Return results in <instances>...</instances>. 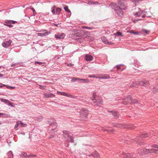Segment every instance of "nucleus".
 Wrapping results in <instances>:
<instances>
[{
    "mask_svg": "<svg viewBox=\"0 0 158 158\" xmlns=\"http://www.w3.org/2000/svg\"><path fill=\"white\" fill-rule=\"evenodd\" d=\"M89 77H94V78H97L98 77H95L93 75H90L89 76Z\"/></svg>",
    "mask_w": 158,
    "mask_h": 158,
    "instance_id": "56",
    "label": "nucleus"
},
{
    "mask_svg": "<svg viewBox=\"0 0 158 158\" xmlns=\"http://www.w3.org/2000/svg\"><path fill=\"white\" fill-rule=\"evenodd\" d=\"M58 94H60V95L64 96H66V93L64 92H61L60 91L57 92Z\"/></svg>",
    "mask_w": 158,
    "mask_h": 158,
    "instance_id": "41",
    "label": "nucleus"
},
{
    "mask_svg": "<svg viewBox=\"0 0 158 158\" xmlns=\"http://www.w3.org/2000/svg\"><path fill=\"white\" fill-rule=\"evenodd\" d=\"M85 59L86 61H90L93 60V57L91 55H86L85 56Z\"/></svg>",
    "mask_w": 158,
    "mask_h": 158,
    "instance_id": "17",
    "label": "nucleus"
},
{
    "mask_svg": "<svg viewBox=\"0 0 158 158\" xmlns=\"http://www.w3.org/2000/svg\"><path fill=\"white\" fill-rule=\"evenodd\" d=\"M93 3H94V2L92 1H89L88 2V4H93Z\"/></svg>",
    "mask_w": 158,
    "mask_h": 158,
    "instance_id": "54",
    "label": "nucleus"
},
{
    "mask_svg": "<svg viewBox=\"0 0 158 158\" xmlns=\"http://www.w3.org/2000/svg\"><path fill=\"white\" fill-rule=\"evenodd\" d=\"M39 86H40V88L41 89H44V87L42 85H39Z\"/></svg>",
    "mask_w": 158,
    "mask_h": 158,
    "instance_id": "58",
    "label": "nucleus"
},
{
    "mask_svg": "<svg viewBox=\"0 0 158 158\" xmlns=\"http://www.w3.org/2000/svg\"><path fill=\"white\" fill-rule=\"evenodd\" d=\"M19 121L18 122H17L16 124L15 125V129L17 130L18 129V128L19 127Z\"/></svg>",
    "mask_w": 158,
    "mask_h": 158,
    "instance_id": "39",
    "label": "nucleus"
},
{
    "mask_svg": "<svg viewBox=\"0 0 158 158\" xmlns=\"http://www.w3.org/2000/svg\"><path fill=\"white\" fill-rule=\"evenodd\" d=\"M44 97L46 98L55 97V96L54 94L50 93H44Z\"/></svg>",
    "mask_w": 158,
    "mask_h": 158,
    "instance_id": "16",
    "label": "nucleus"
},
{
    "mask_svg": "<svg viewBox=\"0 0 158 158\" xmlns=\"http://www.w3.org/2000/svg\"><path fill=\"white\" fill-rule=\"evenodd\" d=\"M137 83H139V85L144 86H148L149 84V81L146 80H143L142 81H137Z\"/></svg>",
    "mask_w": 158,
    "mask_h": 158,
    "instance_id": "9",
    "label": "nucleus"
},
{
    "mask_svg": "<svg viewBox=\"0 0 158 158\" xmlns=\"http://www.w3.org/2000/svg\"><path fill=\"white\" fill-rule=\"evenodd\" d=\"M131 101V102L130 103V104H137L138 103V101L137 99H132V100H130Z\"/></svg>",
    "mask_w": 158,
    "mask_h": 158,
    "instance_id": "27",
    "label": "nucleus"
},
{
    "mask_svg": "<svg viewBox=\"0 0 158 158\" xmlns=\"http://www.w3.org/2000/svg\"><path fill=\"white\" fill-rule=\"evenodd\" d=\"M6 87L7 89H13L15 88V87H14L9 86L8 85H6Z\"/></svg>",
    "mask_w": 158,
    "mask_h": 158,
    "instance_id": "44",
    "label": "nucleus"
},
{
    "mask_svg": "<svg viewBox=\"0 0 158 158\" xmlns=\"http://www.w3.org/2000/svg\"><path fill=\"white\" fill-rule=\"evenodd\" d=\"M157 87H154L153 89L152 92L155 94L156 92H158V89H157Z\"/></svg>",
    "mask_w": 158,
    "mask_h": 158,
    "instance_id": "37",
    "label": "nucleus"
},
{
    "mask_svg": "<svg viewBox=\"0 0 158 158\" xmlns=\"http://www.w3.org/2000/svg\"><path fill=\"white\" fill-rule=\"evenodd\" d=\"M56 6H54L52 8V10L51 11L52 13L53 14H56Z\"/></svg>",
    "mask_w": 158,
    "mask_h": 158,
    "instance_id": "36",
    "label": "nucleus"
},
{
    "mask_svg": "<svg viewBox=\"0 0 158 158\" xmlns=\"http://www.w3.org/2000/svg\"><path fill=\"white\" fill-rule=\"evenodd\" d=\"M88 110L85 109H82L80 111V119L86 120L88 114Z\"/></svg>",
    "mask_w": 158,
    "mask_h": 158,
    "instance_id": "2",
    "label": "nucleus"
},
{
    "mask_svg": "<svg viewBox=\"0 0 158 158\" xmlns=\"http://www.w3.org/2000/svg\"><path fill=\"white\" fill-rule=\"evenodd\" d=\"M55 37L56 40L63 39L65 37V35L64 33H62L61 35H55Z\"/></svg>",
    "mask_w": 158,
    "mask_h": 158,
    "instance_id": "14",
    "label": "nucleus"
},
{
    "mask_svg": "<svg viewBox=\"0 0 158 158\" xmlns=\"http://www.w3.org/2000/svg\"><path fill=\"white\" fill-rule=\"evenodd\" d=\"M146 15H144L142 16V17L143 18H144L145 17Z\"/></svg>",
    "mask_w": 158,
    "mask_h": 158,
    "instance_id": "62",
    "label": "nucleus"
},
{
    "mask_svg": "<svg viewBox=\"0 0 158 158\" xmlns=\"http://www.w3.org/2000/svg\"><path fill=\"white\" fill-rule=\"evenodd\" d=\"M79 81H80V83H81V82L87 83L89 82V80L88 79L79 78Z\"/></svg>",
    "mask_w": 158,
    "mask_h": 158,
    "instance_id": "22",
    "label": "nucleus"
},
{
    "mask_svg": "<svg viewBox=\"0 0 158 158\" xmlns=\"http://www.w3.org/2000/svg\"><path fill=\"white\" fill-rule=\"evenodd\" d=\"M142 0H135V2H139V1H141Z\"/></svg>",
    "mask_w": 158,
    "mask_h": 158,
    "instance_id": "59",
    "label": "nucleus"
},
{
    "mask_svg": "<svg viewBox=\"0 0 158 158\" xmlns=\"http://www.w3.org/2000/svg\"><path fill=\"white\" fill-rule=\"evenodd\" d=\"M121 157L123 158H135L136 156L135 154L123 152L121 154Z\"/></svg>",
    "mask_w": 158,
    "mask_h": 158,
    "instance_id": "5",
    "label": "nucleus"
},
{
    "mask_svg": "<svg viewBox=\"0 0 158 158\" xmlns=\"http://www.w3.org/2000/svg\"><path fill=\"white\" fill-rule=\"evenodd\" d=\"M142 31L143 32H144L146 34H148L149 32V31H148L146 29H143L142 30Z\"/></svg>",
    "mask_w": 158,
    "mask_h": 158,
    "instance_id": "42",
    "label": "nucleus"
},
{
    "mask_svg": "<svg viewBox=\"0 0 158 158\" xmlns=\"http://www.w3.org/2000/svg\"><path fill=\"white\" fill-rule=\"evenodd\" d=\"M102 40L103 42L105 44L107 43V42L108 41L106 39V37L103 38V39H102Z\"/></svg>",
    "mask_w": 158,
    "mask_h": 158,
    "instance_id": "43",
    "label": "nucleus"
},
{
    "mask_svg": "<svg viewBox=\"0 0 158 158\" xmlns=\"http://www.w3.org/2000/svg\"><path fill=\"white\" fill-rule=\"evenodd\" d=\"M92 100L94 101L93 102V103H96L95 105H94V106L96 105L98 106H99V105L102 104L103 102L101 98H98L97 99H92Z\"/></svg>",
    "mask_w": 158,
    "mask_h": 158,
    "instance_id": "8",
    "label": "nucleus"
},
{
    "mask_svg": "<svg viewBox=\"0 0 158 158\" xmlns=\"http://www.w3.org/2000/svg\"><path fill=\"white\" fill-rule=\"evenodd\" d=\"M6 85L0 83V88H2L3 86H6Z\"/></svg>",
    "mask_w": 158,
    "mask_h": 158,
    "instance_id": "52",
    "label": "nucleus"
},
{
    "mask_svg": "<svg viewBox=\"0 0 158 158\" xmlns=\"http://www.w3.org/2000/svg\"><path fill=\"white\" fill-rule=\"evenodd\" d=\"M63 135L68 142L71 143L74 142L73 137L69 135L70 133L69 131L64 130L63 131Z\"/></svg>",
    "mask_w": 158,
    "mask_h": 158,
    "instance_id": "3",
    "label": "nucleus"
},
{
    "mask_svg": "<svg viewBox=\"0 0 158 158\" xmlns=\"http://www.w3.org/2000/svg\"><path fill=\"white\" fill-rule=\"evenodd\" d=\"M135 127V126L133 124L129 125L128 127V128L131 129H134Z\"/></svg>",
    "mask_w": 158,
    "mask_h": 158,
    "instance_id": "33",
    "label": "nucleus"
},
{
    "mask_svg": "<svg viewBox=\"0 0 158 158\" xmlns=\"http://www.w3.org/2000/svg\"><path fill=\"white\" fill-rule=\"evenodd\" d=\"M151 147L157 149H147L146 148V153H155V151H158V145L154 144L151 145Z\"/></svg>",
    "mask_w": 158,
    "mask_h": 158,
    "instance_id": "4",
    "label": "nucleus"
},
{
    "mask_svg": "<svg viewBox=\"0 0 158 158\" xmlns=\"http://www.w3.org/2000/svg\"><path fill=\"white\" fill-rule=\"evenodd\" d=\"M15 64H12L11 65V66L12 67H13V66H15Z\"/></svg>",
    "mask_w": 158,
    "mask_h": 158,
    "instance_id": "61",
    "label": "nucleus"
},
{
    "mask_svg": "<svg viewBox=\"0 0 158 158\" xmlns=\"http://www.w3.org/2000/svg\"><path fill=\"white\" fill-rule=\"evenodd\" d=\"M65 64H67V66H72L73 65V64L71 63L68 64V63H66Z\"/></svg>",
    "mask_w": 158,
    "mask_h": 158,
    "instance_id": "51",
    "label": "nucleus"
},
{
    "mask_svg": "<svg viewBox=\"0 0 158 158\" xmlns=\"http://www.w3.org/2000/svg\"><path fill=\"white\" fill-rule=\"evenodd\" d=\"M130 33H133V34L135 35H138V33L137 32H135L133 30H131L129 32Z\"/></svg>",
    "mask_w": 158,
    "mask_h": 158,
    "instance_id": "46",
    "label": "nucleus"
},
{
    "mask_svg": "<svg viewBox=\"0 0 158 158\" xmlns=\"http://www.w3.org/2000/svg\"><path fill=\"white\" fill-rule=\"evenodd\" d=\"M11 42L12 41L11 40H9L6 42L3 43L2 44V46L4 47H8L10 45Z\"/></svg>",
    "mask_w": 158,
    "mask_h": 158,
    "instance_id": "13",
    "label": "nucleus"
},
{
    "mask_svg": "<svg viewBox=\"0 0 158 158\" xmlns=\"http://www.w3.org/2000/svg\"><path fill=\"white\" fill-rule=\"evenodd\" d=\"M13 104H14V103L12 102H11L10 101L9 102V103H8V105L9 106H11L12 107H14L15 106L14 105H13Z\"/></svg>",
    "mask_w": 158,
    "mask_h": 158,
    "instance_id": "47",
    "label": "nucleus"
},
{
    "mask_svg": "<svg viewBox=\"0 0 158 158\" xmlns=\"http://www.w3.org/2000/svg\"><path fill=\"white\" fill-rule=\"evenodd\" d=\"M71 81L74 82L76 81L77 80H79V78L77 77H73L72 78Z\"/></svg>",
    "mask_w": 158,
    "mask_h": 158,
    "instance_id": "34",
    "label": "nucleus"
},
{
    "mask_svg": "<svg viewBox=\"0 0 158 158\" xmlns=\"http://www.w3.org/2000/svg\"><path fill=\"white\" fill-rule=\"evenodd\" d=\"M84 28H85L86 29H92V28L91 27H85Z\"/></svg>",
    "mask_w": 158,
    "mask_h": 158,
    "instance_id": "55",
    "label": "nucleus"
},
{
    "mask_svg": "<svg viewBox=\"0 0 158 158\" xmlns=\"http://www.w3.org/2000/svg\"><path fill=\"white\" fill-rule=\"evenodd\" d=\"M64 9L66 12H67L68 13H70L71 14V11L69 9H68V7L67 6H66L64 7Z\"/></svg>",
    "mask_w": 158,
    "mask_h": 158,
    "instance_id": "31",
    "label": "nucleus"
},
{
    "mask_svg": "<svg viewBox=\"0 0 158 158\" xmlns=\"http://www.w3.org/2000/svg\"><path fill=\"white\" fill-rule=\"evenodd\" d=\"M146 148H144L143 149H140L139 152L138 153L141 155H144V154H146Z\"/></svg>",
    "mask_w": 158,
    "mask_h": 158,
    "instance_id": "20",
    "label": "nucleus"
},
{
    "mask_svg": "<svg viewBox=\"0 0 158 158\" xmlns=\"http://www.w3.org/2000/svg\"><path fill=\"white\" fill-rule=\"evenodd\" d=\"M52 127V130L53 131L55 130L57 127V123L56 122H53L51 124Z\"/></svg>",
    "mask_w": 158,
    "mask_h": 158,
    "instance_id": "18",
    "label": "nucleus"
},
{
    "mask_svg": "<svg viewBox=\"0 0 158 158\" xmlns=\"http://www.w3.org/2000/svg\"><path fill=\"white\" fill-rule=\"evenodd\" d=\"M88 156L89 157L92 156L95 158H99V155L98 152L96 151H94V152L92 153L91 154L88 155Z\"/></svg>",
    "mask_w": 158,
    "mask_h": 158,
    "instance_id": "12",
    "label": "nucleus"
},
{
    "mask_svg": "<svg viewBox=\"0 0 158 158\" xmlns=\"http://www.w3.org/2000/svg\"><path fill=\"white\" fill-rule=\"evenodd\" d=\"M43 62H38V61H35V64H38L40 65L41 64H43Z\"/></svg>",
    "mask_w": 158,
    "mask_h": 158,
    "instance_id": "49",
    "label": "nucleus"
},
{
    "mask_svg": "<svg viewBox=\"0 0 158 158\" xmlns=\"http://www.w3.org/2000/svg\"><path fill=\"white\" fill-rule=\"evenodd\" d=\"M17 23V22L12 20H6L5 22V23L10 26V27H11L13 26L12 25V24H15Z\"/></svg>",
    "mask_w": 158,
    "mask_h": 158,
    "instance_id": "11",
    "label": "nucleus"
},
{
    "mask_svg": "<svg viewBox=\"0 0 158 158\" xmlns=\"http://www.w3.org/2000/svg\"><path fill=\"white\" fill-rule=\"evenodd\" d=\"M132 97L130 95H127L125 98L123 100L122 103L125 105H127L128 104H130V102L128 100H132Z\"/></svg>",
    "mask_w": 158,
    "mask_h": 158,
    "instance_id": "6",
    "label": "nucleus"
},
{
    "mask_svg": "<svg viewBox=\"0 0 158 158\" xmlns=\"http://www.w3.org/2000/svg\"><path fill=\"white\" fill-rule=\"evenodd\" d=\"M107 44H113L114 43H112L111 42H108V41L107 42Z\"/></svg>",
    "mask_w": 158,
    "mask_h": 158,
    "instance_id": "57",
    "label": "nucleus"
},
{
    "mask_svg": "<svg viewBox=\"0 0 158 158\" xmlns=\"http://www.w3.org/2000/svg\"><path fill=\"white\" fill-rule=\"evenodd\" d=\"M93 4H95L99 5L100 4V3H99V2H94V3H93Z\"/></svg>",
    "mask_w": 158,
    "mask_h": 158,
    "instance_id": "53",
    "label": "nucleus"
},
{
    "mask_svg": "<svg viewBox=\"0 0 158 158\" xmlns=\"http://www.w3.org/2000/svg\"><path fill=\"white\" fill-rule=\"evenodd\" d=\"M5 26H7V27H10V25H8V24H7V23H4L3 24Z\"/></svg>",
    "mask_w": 158,
    "mask_h": 158,
    "instance_id": "60",
    "label": "nucleus"
},
{
    "mask_svg": "<svg viewBox=\"0 0 158 158\" xmlns=\"http://www.w3.org/2000/svg\"><path fill=\"white\" fill-rule=\"evenodd\" d=\"M109 6L110 7L111 9L114 10L116 14H117L119 17H123V16L124 12L123 9L118 6L117 3L114 2H112L109 5Z\"/></svg>",
    "mask_w": 158,
    "mask_h": 158,
    "instance_id": "1",
    "label": "nucleus"
},
{
    "mask_svg": "<svg viewBox=\"0 0 158 158\" xmlns=\"http://www.w3.org/2000/svg\"><path fill=\"white\" fill-rule=\"evenodd\" d=\"M61 11V9L59 7L56 8V14H59Z\"/></svg>",
    "mask_w": 158,
    "mask_h": 158,
    "instance_id": "25",
    "label": "nucleus"
},
{
    "mask_svg": "<svg viewBox=\"0 0 158 158\" xmlns=\"http://www.w3.org/2000/svg\"><path fill=\"white\" fill-rule=\"evenodd\" d=\"M19 124H21V126L22 127H25L27 126V124H26L23 123L21 121H19Z\"/></svg>",
    "mask_w": 158,
    "mask_h": 158,
    "instance_id": "40",
    "label": "nucleus"
},
{
    "mask_svg": "<svg viewBox=\"0 0 158 158\" xmlns=\"http://www.w3.org/2000/svg\"><path fill=\"white\" fill-rule=\"evenodd\" d=\"M108 112L111 113L116 118H118L119 117V115L118 113L114 111H108Z\"/></svg>",
    "mask_w": 158,
    "mask_h": 158,
    "instance_id": "15",
    "label": "nucleus"
},
{
    "mask_svg": "<svg viewBox=\"0 0 158 158\" xmlns=\"http://www.w3.org/2000/svg\"><path fill=\"white\" fill-rule=\"evenodd\" d=\"M66 96L68 97H69L71 98H74V96H73L69 94L66 93Z\"/></svg>",
    "mask_w": 158,
    "mask_h": 158,
    "instance_id": "45",
    "label": "nucleus"
},
{
    "mask_svg": "<svg viewBox=\"0 0 158 158\" xmlns=\"http://www.w3.org/2000/svg\"><path fill=\"white\" fill-rule=\"evenodd\" d=\"M136 85H139V83H137V81L133 83L131 85L130 87H135Z\"/></svg>",
    "mask_w": 158,
    "mask_h": 158,
    "instance_id": "38",
    "label": "nucleus"
},
{
    "mask_svg": "<svg viewBox=\"0 0 158 158\" xmlns=\"http://www.w3.org/2000/svg\"><path fill=\"white\" fill-rule=\"evenodd\" d=\"M1 100L2 102H4L5 103L7 104L8 105L10 102L9 100L4 99H1Z\"/></svg>",
    "mask_w": 158,
    "mask_h": 158,
    "instance_id": "35",
    "label": "nucleus"
},
{
    "mask_svg": "<svg viewBox=\"0 0 158 158\" xmlns=\"http://www.w3.org/2000/svg\"><path fill=\"white\" fill-rule=\"evenodd\" d=\"M115 67L117 68V71H118L120 69H121V67L120 66L118 65H117L115 66Z\"/></svg>",
    "mask_w": 158,
    "mask_h": 158,
    "instance_id": "48",
    "label": "nucleus"
},
{
    "mask_svg": "<svg viewBox=\"0 0 158 158\" xmlns=\"http://www.w3.org/2000/svg\"><path fill=\"white\" fill-rule=\"evenodd\" d=\"M143 13V11H141L140 12H137L135 14H134V15L135 17H139L141 14H142Z\"/></svg>",
    "mask_w": 158,
    "mask_h": 158,
    "instance_id": "21",
    "label": "nucleus"
},
{
    "mask_svg": "<svg viewBox=\"0 0 158 158\" xmlns=\"http://www.w3.org/2000/svg\"><path fill=\"white\" fill-rule=\"evenodd\" d=\"M29 8L31 9L33 11V16H35L36 14V12H35V9H34V8L32 7V6H30V7H29Z\"/></svg>",
    "mask_w": 158,
    "mask_h": 158,
    "instance_id": "32",
    "label": "nucleus"
},
{
    "mask_svg": "<svg viewBox=\"0 0 158 158\" xmlns=\"http://www.w3.org/2000/svg\"><path fill=\"white\" fill-rule=\"evenodd\" d=\"M114 35L115 36H116L118 37H123V35L122 34V33L119 31H118L116 32V33H114Z\"/></svg>",
    "mask_w": 158,
    "mask_h": 158,
    "instance_id": "24",
    "label": "nucleus"
},
{
    "mask_svg": "<svg viewBox=\"0 0 158 158\" xmlns=\"http://www.w3.org/2000/svg\"><path fill=\"white\" fill-rule=\"evenodd\" d=\"M102 130L103 131H107L108 133L112 132L114 131L113 130H110L104 128L103 127L102 128Z\"/></svg>",
    "mask_w": 158,
    "mask_h": 158,
    "instance_id": "28",
    "label": "nucleus"
},
{
    "mask_svg": "<svg viewBox=\"0 0 158 158\" xmlns=\"http://www.w3.org/2000/svg\"><path fill=\"white\" fill-rule=\"evenodd\" d=\"M3 76V74L0 73V77H2Z\"/></svg>",
    "mask_w": 158,
    "mask_h": 158,
    "instance_id": "64",
    "label": "nucleus"
},
{
    "mask_svg": "<svg viewBox=\"0 0 158 158\" xmlns=\"http://www.w3.org/2000/svg\"><path fill=\"white\" fill-rule=\"evenodd\" d=\"M41 31L42 32L38 33V35L40 36H44L47 35L49 33H50V32H48V31L46 30H42V31Z\"/></svg>",
    "mask_w": 158,
    "mask_h": 158,
    "instance_id": "10",
    "label": "nucleus"
},
{
    "mask_svg": "<svg viewBox=\"0 0 158 158\" xmlns=\"http://www.w3.org/2000/svg\"><path fill=\"white\" fill-rule=\"evenodd\" d=\"M118 6H119L120 8L124 10H126L127 6L125 5L123 1L122 0H118Z\"/></svg>",
    "mask_w": 158,
    "mask_h": 158,
    "instance_id": "7",
    "label": "nucleus"
},
{
    "mask_svg": "<svg viewBox=\"0 0 158 158\" xmlns=\"http://www.w3.org/2000/svg\"><path fill=\"white\" fill-rule=\"evenodd\" d=\"M114 127H118L119 128H122L123 127V126L122 124L116 123L114 125Z\"/></svg>",
    "mask_w": 158,
    "mask_h": 158,
    "instance_id": "30",
    "label": "nucleus"
},
{
    "mask_svg": "<svg viewBox=\"0 0 158 158\" xmlns=\"http://www.w3.org/2000/svg\"><path fill=\"white\" fill-rule=\"evenodd\" d=\"M101 79H106L110 78V76L108 74L104 75L102 77H100Z\"/></svg>",
    "mask_w": 158,
    "mask_h": 158,
    "instance_id": "23",
    "label": "nucleus"
},
{
    "mask_svg": "<svg viewBox=\"0 0 158 158\" xmlns=\"http://www.w3.org/2000/svg\"><path fill=\"white\" fill-rule=\"evenodd\" d=\"M4 114L3 113H0V117L2 115H3Z\"/></svg>",
    "mask_w": 158,
    "mask_h": 158,
    "instance_id": "63",
    "label": "nucleus"
},
{
    "mask_svg": "<svg viewBox=\"0 0 158 158\" xmlns=\"http://www.w3.org/2000/svg\"><path fill=\"white\" fill-rule=\"evenodd\" d=\"M21 156L22 157H34L35 156V155H30L29 156H27V153L25 152H23L22 154L21 155Z\"/></svg>",
    "mask_w": 158,
    "mask_h": 158,
    "instance_id": "19",
    "label": "nucleus"
},
{
    "mask_svg": "<svg viewBox=\"0 0 158 158\" xmlns=\"http://www.w3.org/2000/svg\"><path fill=\"white\" fill-rule=\"evenodd\" d=\"M139 136L141 138H144L145 137H148L149 136L148 134V133H144L141 134Z\"/></svg>",
    "mask_w": 158,
    "mask_h": 158,
    "instance_id": "26",
    "label": "nucleus"
},
{
    "mask_svg": "<svg viewBox=\"0 0 158 158\" xmlns=\"http://www.w3.org/2000/svg\"><path fill=\"white\" fill-rule=\"evenodd\" d=\"M93 97L92 98V99H95L96 98V94L95 93H94L93 94Z\"/></svg>",
    "mask_w": 158,
    "mask_h": 158,
    "instance_id": "50",
    "label": "nucleus"
},
{
    "mask_svg": "<svg viewBox=\"0 0 158 158\" xmlns=\"http://www.w3.org/2000/svg\"><path fill=\"white\" fill-rule=\"evenodd\" d=\"M8 158H13V155L11 151H9L8 153Z\"/></svg>",
    "mask_w": 158,
    "mask_h": 158,
    "instance_id": "29",
    "label": "nucleus"
}]
</instances>
